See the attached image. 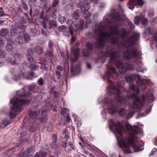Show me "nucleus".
<instances>
[{
	"label": "nucleus",
	"instance_id": "obj_1",
	"mask_svg": "<svg viewBox=\"0 0 157 157\" xmlns=\"http://www.w3.org/2000/svg\"><path fill=\"white\" fill-rule=\"evenodd\" d=\"M112 20L105 18L104 20L105 25L103 22L98 25L92 28L93 33L94 37L97 38L95 43L97 48H101L105 44V41H108L112 44H118V49L113 48H109L107 49L106 52L104 53L105 57L110 56L109 62L116 65L119 71L122 73L127 70H133L134 66L128 63H124L121 61V57L118 54L121 51V48L123 47L127 50L123 53V58L124 59L129 60L132 59H138L141 56L139 50L134 47L137 44V42L140 38V34L138 33L133 34L132 36L124 40L125 35L124 33L120 34L118 29L119 22L121 21V16L118 13L112 16Z\"/></svg>",
	"mask_w": 157,
	"mask_h": 157
},
{
	"label": "nucleus",
	"instance_id": "obj_2",
	"mask_svg": "<svg viewBox=\"0 0 157 157\" xmlns=\"http://www.w3.org/2000/svg\"><path fill=\"white\" fill-rule=\"evenodd\" d=\"M109 125L111 129L115 132L119 146L124 154L131 153L130 150L131 145L132 146L135 152H138L143 150L144 148H142L141 147L144 146V144L142 142H138L136 136V134L140 132V130L137 126L132 127L130 124H127L126 127L129 131L130 137L126 139H124L121 138L123 127L120 122H118L116 124L113 122L112 119H111L109 120Z\"/></svg>",
	"mask_w": 157,
	"mask_h": 157
},
{
	"label": "nucleus",
	"instance_id": "obj_3",
	"mask_svg": "<svg viewBox=\"0 0 157 157\" xmlns=\"http://www.w3.org/2000/svg\"><path fill=\"white\" fill-rule=\"evenodd\" d=\"M31 94L26 92L25 89L23 88L19 92H17V97H14L11 100L13 105L10 112L9 117L13 119L19 114L22 109V105L29 103Z\"/></svg>",
	"mask_w": 157,
	"mask_h": 157
},
{
	"label": "nucleus",
	"instance_id": "obj_4",
	"mask_svg": "<svg viewBox=\"0 0 157 157\" xmlns=\"http://www.w3.org/2000/svg\"><path fill=\"white\" fill-rule=\"evenodd\" d=\"M113 73L108 71L106 74L105 77L107 78V81L111 85L110 86L107 88V92L110 95L115 94V99L117 101L123 104L126 101L127 98L124 97L121 94L120 90L116 87L113 86V82L110 80V78H111L113 75Z\"/></svg>",
	"mask_w": 157,
	"mask_h": 157
},
{
	"label": "nucleus",
	"instance_id": "obj_5",
	"mask_svg": "<svg viewBox=\"0 0 157 157\" xmlns=\"http://www.w3.org/2000/svg\"><path fill=\"white\" fill-rule=\"evenodd\" d=\"M104 103L108 105L109 109V113L111 114H114L116 111V106L114 105V101L112 99L109 101L108 98H105L104 99Z\"/></svg>",
	"mask_w": 157,
	"mask_h": 157
},
{
	"label": "nucleus",
	"instance_id": "obj_6",
	"mask_svg": "<svg viewBox=\"0 0 157 157\" xmlns=\"http://www.w3.org/2000/svg\"><path fill=\"white\" fill-rule=\"evenodd\" d=\"M146 98L148 101V102L150 103L152 102L153 100L154 95L152 94H150L149 95L148 94H147L146 95H143L141 98L136 96L135 97V100L137 102H140L142 105L144 103Z\"/></svg>",
	"mask_w": 157,
	"mask_h": 157
},
{
	"label": "nucleus",
	"instance_id": "obj_7",
	"mask_svg": "<svg viewBox=\"0 0 157 157\" xmlns=\"http://www.w3.org/2000/svg\"><path fill=\"white\" fill-rule=\"evenodd\" d=\"M132 112L128 113L127 115L126 118L129 119L131 118L135 112H138V109H140V107L138 104L135 102L132 103L130 107Z\"/></svg>",
	"mask_w": 157,
	"mask_h": 157
},
{
	"label": "nucleus",
	"instance_id": "obj_8",
	"mask_svg": "<svg viewBox=\"0 0 157 157\" xmlns=\"http://www.w3.org/2000/svg\"><path fill=\"white\" fill-rule=\"evenodd\" d=\"M14 59L11 58H9L8 59V62L13 65L17 64L19 62L21 61L23 59V57L22 55L16 53L14 55Z\"/></svg>",
	"mask_w": 157,
	"mask_h": 157
},
{
	"label": "nucleus",
	"instance_id": "obj_9",
	"mask_svg": "<svg viewBox=\"0 0 157 157\" xmlns=\"http://www.w3.org/2000/svg\"><path fill=\"white\" fill-rule=\"evenodd\" d=\"M129 1L128 3L129 8L132 10L133 7L135 6H142L144 3L143 1L142 0H129Z\"/></svg>",
	"mask_w": 157,
	"mask_h": 157
},
{
	"label": "nucleus",
	"instance_id": "obj_10",
	"mask_svg": "<svg viewBox=\"0 0 157 157\" xmlns=\"http://www.w3.org/2000/svg\"><path fill=\"white\" fill-rule=\"evenodd\" d=\"M79 51L78 48L72 49L71 54V57L72 60L74 62L77 60L79 56Z\"/></svg>",
	"mask_w": 157,
	"mask_h": 157
},
{
	"label": "nucleus",
	"instance_id": "obj_11",
	"mask_svg": "<svg viewBox=\"0 0 157 157\" xmlns=\"http://www.w3.org/2000/svg\"><path fill=\"white\" fill-rule=\"evenodd\" d=\"M50 57L51 58V61H52L53 60L54 61V57L53 54L52 50L50 49L47 51V53L45 55V57L44 60L45 62H47L48 61Z\"/></svg>",
	"mask_w": 157,
	"mask_h": 157
},
{
	"label": "nucleus",
	"instance_id": "obj_12",
	"mask_svg": "<svg viewBox=\"0 0 157 157\" xmlns=\"http://www.w3.org/2000/svg\"><path fill=\"white\" fill-rule=\"evenodd\" d=\"M94 1V0H85L83 5L81 8L82 11L83 12V13L87 12L90 8L89 3Z\"/></svg>",
	"mask_w": 157,
	"mask_h": 157
},
{
	"label": "nucleus",
	"instance_id": "obj_13",
	"mask_svg": "<svg viewBox=\"0 0 157 157\" xmlns=\"http://www.w3.org/2000/svg\"><path fill=\"white\" fill-rule=\"evenodd\" d=\"M33 52V49L32 48H29L27 50V53L26 55V57L29 62H33L34 61V59L32 54Z\"/></svg>",
	"mask_w": 157,
	"mask_h": 157
},
{
	"label": "nucleus",
	"instance_id": "obj_14",
	"mask_svg": "<svg viewBox=\"0 0 157 157\" xmlns=\"http://www.w3.org/2000/svg\"><path fill=\"white\" fill-rule=\"evenodd\" d=\"M29 90L35 93L38 92L40 90L39 87L36 83H33L29 85Z\"/></svg>",
	"mask_w": 157,
	"mask_h": 157
},
{
	"label": "nucleus",
	"instance_id": "obj_15",
	"mask_svg": "<svg viewBox=\"0 0 157 157\" xmlns=\"http://www.w3.org/2000/svg\"><path fill=\"white\" fill-rule=\"evenodd\" d=\"M40 112V110H31L29 113V117L33 119L35 118L39 114Z\"/></svg>",
	"mask_w": 157,
	"mask_h": 157
},
{
	"label": "nucleus",
	"instance_id": "obj_16",
	"mask_svg": "<svg viewBox=\"0 0 157 157\" xmlns=\"http://www.w3.org/2000/svg\"><path fill=\"white\" fill-rule=\"evenodd\" d=\"M19 28V25L17 24H15L12 25L10 29V33L11 34L14 36L17 34V30Z\"/></svg>",
	"mask_w": 157,
	"mask_h": 157
},
{
	"label": "nucleus",
	"instance_id": "obj_17",
	"mask_svg": "<svg viewBox=\"0 0 157 157\" xmlns=\"http://www.w3.org/2000/svg\"><path fill=\"white\" fill-rule=\"evenodd\" d=\"M23 34H22V33H19L17 38L16 40V43L18 44H21L23 43Z\"/></svg>",
	"mask_w": 157,
	"mask_h": 157
},
{
	"label": "nucleus",
	"instance_id": "obj_18",
	"mask_svg": "<svg viewBox=\"0 0 157 157\" xmlns=\"http://www.w3.org/2000/svg\"><path fill=\"white\" fill-rule=\"evenodd\" d=\"M137 76V75L135 74H132L131 75L126 76V80L127 82H132L136 80Z\"/></svg>",
	"mask_w": 157,
	"mask_h": 157
},
{
	"label": "nucleus",
	"instance_id": "obj_19",
	"mask_svg": "<svg viewBox=\"0 0 157 157\" xmlns=\"http://www.w3.org/2000/svg\"><path fill=\"white\" fill-rule=\"evenodd\" d=\"M56 87H52L50 90V92L53 94L54 97L58 98L59 97L60 94L59 92L56 91Z\"/></svg>",
	"mask_w": 157,
	"mask_h": 157
},
{
	"label": "nucleus",
	"instance_id": "obj_20",
	"mask_svg": "<svg viewBox=\"0 0 157 157\" xmlns=\"http://www.w3.org/2000/svg\"><path fill=\"white\" fill-rule=\"evenodd\" d=\"M74 21L72 20H68L67 22V24L68 26V28L70 31V33L71 35L73 34V30L74 29L72 28V25L73 24Z\"/></svg>",
	"mask_w": 157,
	"mask_h": 157
},
{
	"label": "nucleus",
	"instance_id": "obj_21",
	"mask_svg": "<svg viewBox=\"0 0 157 157\" xmlns=\"http://www.w3.org/2000/svg\"><path fill=\"white\" fill-rule=\"evenodd\" d=\"M47 153L45 151H40L37 152L33 157H46Z\"/></svg>",
	"mask_w": 157,
	"mask_h": 157
},
{
	"label": "nucleus",
	"instance_id": "obj_22",
	"mask_svg": "<svg viewBox=\"0 0 157 157\" xmlns=\"http://www.w3.org/2000/svg\"><path fill=\"white\" fill-rule=\"evenodd\" d=\"M9 33L8 30L5 29H2L0 31V35L2 36H5L7 35Z\"/></svg>",
	"mask_w": 157,
	"mask_h": 157
},
{
	"label": "nucleus",
	"instance_id": "obj_23",
	"mask_svg": "<svg viewBox=\"0 0 157 157\" xmlns=\"http://www.w3.org/2000/svg\"><path fill=\"white\" fill-rule=\"evenodd\" d=\"M84 21L83 20H81L80 21L79 25H78L77 24L75 25V27L77 30H79L82 29V27L83 25Z\"/></svg>",
	"mask_w": 157,
	"mask_h": 157
},
{
	"label": "nucleus",
	"instance_id": "obj_24",
	"mask_svg": "<svg viewBox=\"0 0 157 157\" xmlns=\"http://www.w3.org/2000/svg\"><path fill=\"white\" fill-rule=\"evenodd\" d=\"M141 23L143 25H147L148 24V21L144 17V14H141Z\"/></svg>",
	"mask_w": 157,
	"mask_h": 157
},
{
	"label": "nucleus",
	"instance_id": "obj_25",
	"mask_svg": "<svg viewBox=\"0 0 157 157\" xmlns=\"http://www.w3.org/2000/svg\"><path fill=\"white\" fill-rule=\"evenodd\" d=\"M14 44L13 43H8L6 46V49L8 52L12 51L13 49Z\"/></svg>",
	"mask_w": 157,
	"mask_h": 157
},
{
	"label": "nucleus",
	"instance_id": "obj_26",
	"mask_svg": "<svg viewBox=\"0 0 157 157\" xmlns=\"http://www.w3.org/2000/svg\"><path fill=\"white\" fill-rule=\"evenodd\" d=\"M21 77H25L24 74V73H23L22 75H17V74H15L13 77V79L14 80L18 81L20 79Z\"/></svg>",
	"mask_w": 157,
	"mask_h": 157
},
{
	"label": "nucleus",
	"instance_id": "obj_27",
	"mask_svg": "<svg viewBox=\"0 0 157 157\" xmlns=\"http://www.w3.org/2000/svg\"><path fill=\"white\" fill-rule=\"evenodd\" d=\"M30 70H36L38 69L39 66L35 63H32L29 66Z\"/></svg>",
	"mask_w": 157,
	"mask_h": 157
},
{
	"label": "nucleus",
	"instance_id": "obj_28",
	"mask_svg": "<svg viewBox=\"0 0 157 157\" xmlns=\"http://www.w3.org/2000/svg\"><path fill=\"white\" fill-rule=\"evenodd\" d=\"M141 14H142L140 13V16H136L134 19L135 24L136 25H138L140 23V21H141Z\"/></svg>",
	"mask_w": 157,
	"mask_h": 157
},
{
	"label": "nucleus",
	"instance_id": "obj_29",
	"mask_svg": "<svg viewBox=\"0 0 157 157\" xmlns=\"http://www.w3.org/2000/svg\"><path fill=\"white\" fill-rule=\"evenodd\" d=\"M34 51L37 54H40L43 52L42 47L40 46H36L34 49Z\"/></svg>",
	"mask_w": 157,
	"mask_h": 157
},
{
	"label": "nucleus",
	"instance_id": "obj_30",
	"mask_svg": "<svg viewBox=\"0 0 157 157\" xmlns=\"http://www.w3.org/2000/svg\"><path fill=\"white\" fill-rule=\"evenodd\" d=\"M130 88L131 90L133 91L136 94L139 93V90L138 88L136 89L134 85L132 84L130 85Z\"/></svg>",
	"mask_w": 157,
	"mask_h": 157
},
{
	"label": "nucleus",
	"instance_id": "obj_31",
	"mask_svg": "<svg viewBox=\"0 0 157 157\" xmlns=\"http://www.w3.org/2000/svg\"><path fill=\"white\" fill-rule=\"evenodd\" d=\"M127 112V110L123 108H120L119 110V113L120 116H122L125 115Z\"/></svg>",
	"mask_w": 157,
	"mask_h": 157
},
{
	"label": "nucleus",
	"instance_id": "obj_32",
	"mask_svg": "<svg viewBox=\"0 0 157 157\" xmlns=\"http://www.w3.org/2000/svg\"><path fill=\"white\" fill-rule=\"evenodd\" d=\"M35 151V147L33 146L29 148L27 150V151L25 152H26L28 154V155L29 154L32 152H34Z\"/></svg>",
	"mask_w": 157,
	"mask_h": 157
},
{
	"label": "nucleus",
	"instance_id": "obj_33",
	"mask_svg": "<svg viewBox=\"0 0 157 157\" xmlns=\"http://www.w3.org/2000/svg\"><path fill=\"white\" fill-rule=\"evenodd\" d=\"M152 43L154 44H155L157 46V33L154 34Z\"/></svg>",
	"mask_w": 157,
	"mask_h": 157
},
{
	"label": "nucleus",
	"instance_id": "obj_34",
	"mask_svg": "<svg viewBox=\"0 0 157 157\" xmlns=\"http://www.w3.org/2000/svg\"><path fill=\"white\" fill-rule=\"evenodd\" d=\"M49 24L52 27L55 28L57 26L56 21H55L51 20L49 21Z\"/></svg>",
	"mask_w": 157,
	"mask_h": 157
},
{
	"label": "nucleus",
	"instance_id": "obj_35",
	"mask_svg": "<svg viewBox=\"0 0 157 157\" xmlns=\"http://www.w3.org/2000/svg\"><path fill=\"white\" fill-rule=\"evenodd\" d=\"M22 34H23L24 40L25 41H29L30 40V38L28 34L23 33H22Z\"/></svg>",
	"mask_w": 157,
	"mask_h": 157
},
{
	"label": "nucleus",
	"instance_id": "obj_36",
	"mask_svg": "<svg viewBox=\"0 0 157 157\" xmlns=\"http://www.w3.org/2000/svg\"><path fill=\"white\" fill-rule=\"evenodd\" d=\"M14 149V148H11L8 151L7 153L6 154V157H11V155L13 154V151L12 150Z\"/></svg>",
	"mask_w": 157,
	"mask_h": 157
},
{
	"label": "nucleus",
	"instance_id": "obj_37",
	"mask_svg": "<svg viewBox=\"0 0 157 157\" xmlns=\"http://www.w3.org/2000/svg\"><path fill=\"white\" fill-rule=\"evenodd\" d=\"M107 68L108 70L111 71L114 74H116V71L115 68L112 66H108Z\"/></svg>",
	"mask_w": 157,
	"mask_h": 157
},
{
	"label": "nucleus",
	"instance_id": "obj_38",
	"mask_svg": "<svg viewBox=\"0 0 157 157\" xmlns=\"http://www.w3.org/2000/svg\"><path fill=\"white\" fill-rule=\"evenodd\" d=\"M40 140V137L39 135H37L35 136V142L36 144H39Z\"/></svg>",
	"mask_w": 157,
	"mask_h": 157
},
{
	"label": "nucleus",
	"instance_id": "obj_39",
	"mask_svg": "<svg viewBox=\"0 0 157 157\" xmlns=\"http://www.w3.org/2000/svg\"><path fill=\"white\" fill-rule=\"evenodd\" d=\"M73 17L75 19H78L79 17V11L78 10H76L74 12Z\"/></svg>",
	"mask_w": 157,
	"mask_h": 157
},
{
	"label": "nucleus",
	"instance_id": "obj_40",
	"mask_svg": "<svg viewBox=\"0 0 157 157\" xmlns=\"http://www.w3.org/2000/svg\"><path fill=\"white\" fill-rule=\"evenodd\" d=\"M87 49L90 51H91L93 50V45L90 43H88L86 45Z\"/></svg>",
	"mask_w": 157,
	"mask_h": 157
},
{
	"label": "nucleus",
	"instance_id": "obj_41",
	"mask_svg": "<svg viewBox=\"0 0 157 157\" xmlns=\"http://www.w3.org/2000/svg\"><path fill=\"white\" fill-rule=\"evenodd\" d=\"M53 139L54 140V145L52 146V147L54 148H56L58 147V146L56 144V141L57 140V138L56 135L54 136Z\"/></svg>",
	"mask_w": 157,
	"mask_h": 157
},
{
	"label": "nucleus",
	"instance_id": "obj_42",
	"mask_svg": "<svg viewBox=\"0 0 157 157\" xmlns=\"http://www.w3.org/2000/svg\"><path fill=\"white\" fill-rule=\"evenodd\" d=\"M37 83L40 86H42L44 84V81L43 78H40L37 81Z\"/></svg>",
	"mask_w": 157,
	"mask_h": 157
},
{
	"label": "nucleus",
	"instance_id": "obj_43",
	"mask_svg": "<svg viewBox=\"0 0 157 157\" xmlns=\"http://www.w3.org/2000/svg\"><path fill=\"white\" fill-rule=\"evenodd\" d=\"M84 17L86 19H88L91 16V14L90 13L85 12H84Z\"/></svg>",
	"mask_w": 157,
	"mask_h": 157
},
{
	"label": "nucleus",
	"instance_id": "obj_44",
	"mask_svg": "<svg viewBox=\"0 0 157 157\" xmlns=\"http://www.w3.org/2000/svg\"><path fill=\"white\" fill-rule=\"evenodd\" d=\"M58 21L61 24H63L66 21V19L65 17H61L58 18Z\"/></svg>",
	"mask_w": 157,
	"mask_h": 157
},
{
	"label": "nucleus",
	"instance_id": "obj_45",
	"mask_svg": "<svg viewBox=\"0 0 157 157\" xmlns=\"http://www.w3.org/2000/svg\"><path fill=\"white\" fill-rule=\"evenodd\" d=\"M17 157H28V155L26 152H21Z\"/></svg>",
	"mask_w": 157,
	"mask_h": 157
},
{
	"label": "nucleus",
	"instance_id": "obj_46",
	"mask_svg": "<svg viewBox=\"0 0 157 157\" xmlns=\"http://www.w3.org/2000/svg\"><path fill=\"white\" fill-rule=\"evenodd\" d=\"M48 119V118L46 115H44L42 117L39 119V120L43 122H45Z\"/></svg>",
	"mask_w": 157,
	"mask_h": 157
},
{
	"label": "nucleus",
	"instance_id": "obj_47",
	"mask_svg": "<svg viewBox=\"0 0 157 157\" xmlns=\"http://www.w3.org/2000/svg\"><path fill=\"white\" fill-rule=\"evenodd\" d=\"M83 55L84 56H88L89 55V52L86 49H84L82 51Z\"/></svg>",
	"mask_w": 157,
	"mask_h": 157
},
{
	"label": "nucleus",
	"instance_id": "obj_48",
	"mask_svg": "<svg viewBox=\"0 0 157 157\" xmlns=\"http://www.w3.org/2000/svg\"><path fill=\"white\" fill-rule=\"evenodd\" d=\"M49 67L48 64H45L44 65H42L41 67V69H42L43 70L47 71Z\"/></svg>",
	"mask_w": 157,
	"mask_h": 157
},
{
	"label": "nucleus",
	"instance_id": "obj_49",
	"mask_svg": "<svg viewBox=\"0 0 157 157\" xmlns=\"http://www.w3.org/2000/svg\"><path fill=\"white\" fill-rule=\"evenodd\" d=\"M5 44V40L2 38L0 37V47H3Z\"/></svg>",
	"mask_w": 157,
	"mask_h": 157
},
{
	"label": "nucleus",
	"instance_id": "obj_50",
	"mask_svg": "<svg viewBox=\"0 0 157 157\" xmlns=\"http://www.w3.org/2000/svg\"><path fill=\"white\" fill-rule=\"evenodd\" d=\"M6 56L5 52L3 50L0 49V58H2Z\"/></svg>",
	"mask_w": 157,
	"mask_h": 157
},
{
	"label": "nucleus",
	"instance_id": "obj_51",
	"mask_svg": "<svg viewBox=\"0 0 157 157\" xmlns=\"http://www.w3.org/2000/svg\"><path fill=\"white\" fill-rule=\"evenodd\" d=\"M67 27L65 25H62L59 27V29L60 32H62L64 30H65L67 29Z\"/></svg>",
	"mask_w": 157,
	"mask_h": 157
},
{
	"label": "nucleus",
	"instance_id": "obj_52",
	"mask_svg": "<svg viewBox=\"0 0 157 157\" xmlns=\"http://www.w3.org/2000/svg\"><path fill=\"white\" fill-rule=\"evenodd\" d=\"M10 122L8 120H5L3 121V123L4 125V128L6 127L7 125L9 124L10 123Z\"/></svg>",
	"mask_w": 157,
	"mask_h": 157
},
{
	"label": "nucleus",
	"instance_id": "obj_53",
	"mask_svg": "<svg viewBox=\"0 0 157 157\" xmlns=\"http://www.w3.org/2000/svg\"><path fill=\"white\" fill-rule=\"evenodd\" d=\"M134 63L135 64H137L140 65V66H141L143 65V63L140 60H137L134 62Z\"/></svg>",
	"mask_w": 157,
	"mask_h": 157
},
{
	"label": "nucleus",
	"instance_id": "obj_54",
	"mask_svg": "<svg viewBox=\"0 0 157 157\" xmlns=\"http://www.w3.org/2000/svg\"><path fill=\"white\" fill-rule=\"evenodd\" d=\"M153 10H149L148 13V17H151L153 16Z\"/></svg>",
	"mask_w": 157,
	"mask_h": 157
},
{
	"label": "nucleus",
	"instance_id": "obj_55",
	"mask_svg": "<svg viewBox=\"0 0 157 157\" xmlns=\"http://www.w3.org/2000/svg\"><path fill=\"white\" fill-rule=\"evenodd\" d=\"M150 23L152 24L154 23H157V17L153 19L150 20Z\"/></svg>",
	"mask_w": 157,
	"mask_h": 157
},
{
	"label": "nucleus",
	"instance_id": "obj_56",
	"mask_svg": "<svg viewBox=\"0 0 157 157\" xmlns=\"http://www.w3.org/2000/svg\"><path fill=\"white\" fill-rule=\"evenodd\" d=\"M56 75L57 79H59L61 77V74L60 72L59 71H56Z\"/></svg>",
	"mask_w": 157,
	"mask_h": 157
},
{
	"label": "nucleus",
	"instance_id": "obj_57",
	"mask_svg": "<svg viewBox=\"0 0 157 157\" xmlns=\"http://www.w3.org/2000/svg\"><path fill=\"white\" fill-rule=\"evenodd\" d=\"M123 82H117V86L119 88L122 87L123 86Z\"/></svg>",
	"mask_w": 157,
	"mask_h": 157
},
{
	"label": "nucleus",
	"instance_id": "obj_58",
	"mask_svg": "<svg viewBox=\"0 0 157 157\" xmlns=\"http://www.w3.org/2000/svg\"><path fill=\"white\" fill-rule=\"evenodd\" d=\"M0 13L2 16L6 15L5 13V12L3 10V9L2 7L0 8Z\"/></svg>",
	"mask_w": 157,
	"mask_h": 157
},
{
	"label": "nucleus",
	"instance_id": "obj_59",
	"mask_svg": "<svg viewBox=\"0 0 157 157\" xmlns=\"http://www.w3.org/2000/svg\"><path fill=\"white\" fill-rule=\"evenodd\" d=\"M140 87L143 90L145 89L146 88L145 85L143 82V81L141 83Z\"/></svg>",
	"mask_w": 157,
	"mask_h": 157
},
{
	"label": "nucleus",
	"instance_id": "obj_60",
	"mask_svg": "<svg viewBox=\"0 0 157 157\" xmlns=\"http://www.w3.org/2000/svg\"><path fill=\"white\" fill-rule=\"evenodd\" d=\"M29 75H30L32 77H35L36 78L37 76V75H35H35L34 74V73L32 72L31 71L29 72Z\"/></svg>",
	"mask_w": 157,
	"mask_h": 157
},
{
	"label": "nucleus",
	"instance_id": "obj_61",
	"mask_svg": "<svg viewBox=\"0 0 157 157\" xmlns=\"http://www.w3.org/2000/svg\"><path fill=\"white\" fill-rule=\"evenodd\" d=\"M52 46H53V45H52V41H50L49 42V43H48V46H49V49H48V50H49V49H51L52 50Z\"/></svg>",
	"mask_w": 157,
	"mask_h": 157
},
{
	"label": "nucleus",
	"instance_id": "obj_62",
	"mask_svg": "<svg viewBox=\"0 0 157 157\" xmlns=\"http://www.w3.org/2000/svg\"><path fill=\"white\" fill-rule=\"evenodd\" d=\"M136 71L138 72H143L144 70L141 68L140 67H139L136 69Z\"/></svg>",
	"mask_w": 157,
	"mask_h": 157
},
{
	"label": "nucleus",
	"instance_id": "obj_63",
	"mask_svg": "<svg viewBox=\"0 0 157 157\" xmlns=\"http://www.w3.org/2000/svg\"><path fill=\"white\" fill-rule=\"evenodd\" d=\"M10 72L12 74L15 75L16 73V70L15 69L12 68L10 70Z\"/></svg>",
	"mask_w": 157,
	"mask_h": 157
},
{
	"label": "nucleus",
	"instance_id": "obj_64",
	"mask_svg": "<svg viewBox=\"0 0 157 157\" xmlns=\"http://www.w3.org/2000/svg\"><path fill=\"white\" fill-rule=\"evenodd\" d=\"M62 145L63 147L65 148L67 146V143L66 141H63L62 143Z\"/></svg>",
	"mask_w": 157,
	"mask_h": 157
}]
</instances>
